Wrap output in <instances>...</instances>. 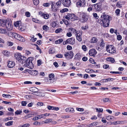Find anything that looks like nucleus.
I'll return each mask as SVG.
<instances>
[{
	"instance_id": "obj_24",
	"label": "nucleus",
	"mask_w": 127,
	"mask_h": 127,
	"mask_svg": "<svg viewBox=\"0 0 127 127\" xmlns=\"http://www.w3.org/2000/svg\"><path fill=\"white\" fill-rule=\"evenodd\" d=\"M75 59L76 60H79L81 59V56L80 54L77 53L75 56Z\"/></svg>"
},
{
	"instance_id": "obj_4",
	"label": "nucleus",
	"mask_w": 127,
	"mask_h": 127,
	"mask_svg": "<svg viewBox=\"0 0 127 127\" xmlns=\"http://www.w3.org/2000/svg\"><path fill=\"white\" fill-rule=\"evenodd\" d=\"M107 51L110 53L113 54L116 52L115 48L112 45H108L106 47Z\"/></svg>"
},
{
	"instance_id": "obj_39",
	"label": "nucleus",
	"mask_w": 127,
	"mask_h": 127,
	"mask_svg": "<svg viewBox=\"0 0 127 127\" xmlns=\"http://www.w3.org/2000/svg\"><path fill=\"white\" fill-rule=\"evenodd\" d=\"M93 17L96 19H97L99 18V16H97V14L96 13H93Z\"/></svg>"
},
{
	"instance_id": "obj_7",
	"label": "nucleus",
	"mask_w": 127,
	"mask_h": 127,
	"mask_svg": "<svg viewBox=\"0 0 127 127\" xmlns=\"http://www.w3.org/2000/svg\"><path fill=\"white\" fill-rule=\"evenodd\" d=\"M5 26L8 30H12L13 27L11 24V22L10 21H9L7 20H6V24Z\"/></svg>"
},
{
	"instance_id": "obj_29",
	"label": "nucleus",
	"mask_w": 127,
	"mask_h": 127,
	"mask_svg": "<svg viewBox=\"0 0 127 127\" xmlns=\"http://www.w3.org/2000/svg\"><path fill=\"white\" fill-rule=\"evenodd\" d=\"M105 43L104 41L102 39L101 42L100 44V47L102 48V49H103L105 45Z\"/></svg>"
},
{
	"instance_id": "obj_27",
	"label": "nucleus",
	"mask_w": 127,
	"mask_h": 127,
	"mask_svg": "<svg viewBox=\"0 0 127 127\" xmlns=\"http://www.w3.org/2000/svg\"><path fill=\"white\" fill-rule=\"evenodd\" d=\"M106 60L108 61H110L112 63H113L115 62V60L113 58L111 57H109L107 58Z\"/></svg>"
},
{
	"instance_id": "obj_15",
	"label": "nucleus",
	"mask_w": 127,
	"mask_h": 127,
	"mask_svg": "<svg viewBox=\"0 0 127 127\" xmlns=\"http://www.w3.org/2000/svg\"><path fill=\"white\" fill-rule=\"evenodd\" d=\"M70 19L72 21L77 20L78 17L73 14H69Z\"/></svg>"
},
{
	"instance_id": "obj_14",
	"label": "nucleus",
	"mask_w": 127,
	"mask_h": 127,
	"mask_svg": "<svg viewBox=\"0 0 127 127\" xmlns=\"http://www.w3.org/2000/svg\"><path fill=\"white\" fill-rule=\"evenodd\" d=\"M55 3L53 2H51L50 4V5L51 6V9L54 11L55 12L57 11V8L58 7H56V5H55L53 7Z\"/></svg>"
},
{
	"instance_id": "obj_38",
	"label": "nucleus",
	"mask_w": 127,
	"mask_h": 127,
	"mask_svg": "<svg viewBox=\"0 0 127 127\" xmlns=\"http://www.w3.org/2000/svg\"><path fill=\"white\" fill-rule=\"evenodd\" d=\"M55 52L53 48H50L49 51V54H52L55 53Z\"/></svg>"
},
{
	"instance_id": "obj_11",
	"label": "nucleus",
	"mask_w": 127,
	"mask_h": 127,
	"mask_svg": "<svg viewBox=\"0 0 127 127\" xmlns=\"http://www.w3.org/2000/svg\"><path fill=\"white\" fill-rule=\"evenodd\" d=\"M94 5V9L95 10L99 11L101 10V5L100 4L97 3Z\"/></svg>"
},
{
	"instance_id": "obj_45",
	"label": "nucleus",
	"mask_w": 127,
	"mask_h": 127,
	"mask_svg": "<svg viewBox=\"0 0 127 127\" xmlns=\"http://www.w3.org/2000/svg\"><path fill=\"white\" fill-rule=\"evenodd\" d=\"M52 121V119H48L45 120L44 123H48L51 122Z\"/></svg>"
},
{
	"instance_id": "obj_34",
	"label": "nucleus",
	"mask_w": 127,
	"mask_h": 127,
	"mask_svg": "<svg viewBox=\"0 0 127 127\" xmlns=\"http://www.w3.org/2000/svg\"><path fill=\"white\" fill-rule=\"evenodd\" d=\"M30 126V125L29 124L27 123L20 125L18 127H29Z\"/></svg>"
},
{
	"instance_id": "obj_19",
	"label": "nucleus",
	"mask_w": 127,
	"mask_h": 127,
	"mask_svg": "<svg viewBox=\"0 0 127 127\" xmlns=\"http://www.w3.org/2000/svg\"><path fill=\"white\" fill-rule=\"evenodd\" d=\"M127 123L126 121H117L114 122V125H116L117 124H122L126 123Z\"/></svg>"
},
{
	"instance_id": "obj_10",
	"label": "nucleus",
	"mask_w": 127,
	"mask_h": 127,
	"mask_svg": "<svg viewBox=\"0 0 127 127\" xmlns=\"http://www.w3.org/2000/svg\"><path fill=\"white\" fill-rule=\"evenodd\" d=\"M82 35V32H78L76 34V37L77 40L80 42L82 41L81 35Z\"/></svg>"
},
{
	"instance_id": "obj_23",
	"label": "nucleus",
	"mask_w": 127,
	"mask_h": 127,
	"mask_svg": "<svg viewBox=\"0 0 127 127\" xmlns=\"http://www.w3.org/2000/svg\"><path fill=\"white\" fill-rule=\"evenodd\" d=\"M30 91L32 92L37 93L38 91V89L36 87H33L30 88Z\"/></svg>"
},
{
	"instance_id": "obj_56",
	"label": "nucleus",
	"mask_w": 127,
	"mask_h": 127,
	"mask_svg": "<svg viewBox=\"0 0 127 127\" xmlns=\"http://www.w3.org/2000/svg\"><path fill=\"white\" fill-rule=\"evenodd\" d=\"M25 15L27 17H30V13L29 12H25Z\"/></svg>"
},
{
	"instance_id": "obj_61",
	"label": "nucleus",
	"mask_w": 127,
	"mask_h": 127,
	"mask_svg": "<svg viewBox=\"0 0 127 127\" xmlns=\"http://www.w3.org/2000/svg\"><path fill=\"white\" fill-rule=\"evenodd\" d=\"M50 5V4L48 3H44L43 4V6L45 7H48Z\"/></svg>"
},
{
	"instance_id": "obj_3",
	"label": "nucleus",
	"mask_w": 127,
	"mask_h": 127,
	"mask_svg": "<svg viewBox=\"0 0 127 127\" xmlns=\"http://www.w3.org/2000/svg\"><path fill=\"white\" fill-rule=\"evenodd\" d=\"M80 21L82 23L87 22L89 18V15L84 12L81 13L80 15Z\"/></svg>"
},
{
	"instance_id": "obj_2",
	"label": "nucleus",
	"mask_w": 127,
	"mask_h": 127,
	"mask_svg": "<svg viewBox=\"0 0 127 127\" xmlns=\"http://www.w3.org/2000/svg\"><path fill=\"white\" fill-rule=\"evenodd\" d=\"M8 36L11 37H14L21 41L24 42L25 41V39L23 37L10 31H9Z\"/></svg>"
},
{
	"instance_id": "obj_36",
	"label": "nucleus",
	"mask_w": 127,
	"mask_h": 127,
	"mask_svg": "<svg viewBox=\"0 0 127 127\" xmlns=\"http://www.w3.org/2000/svg\"><path fill=\"white\" fill-rule=\"evenodd\" d=\"M63 41V39H60L58 40L55 41L56 44H60Z\"/></svg>"
},
{
	"instance_id": "obj_8",
	"label": "nucleus",
	"mask_w": 127,
	"mask_h": 127,
	"mask_svg": "<svg viewBox=\"0 0 127 127\" xmlns=\"http://www.w3.org/2000/svg\"><path fill=\"white\" fill-rule=\"evenodd\" d=\"M25 63V64L24 65V66L28 67L31 69H32L34 67L32 63L30 61H29L28 63H27V62Z\"/></svg>"
},
{
	"instance_id": "obj_58",
	"label": "nucleus",
	"mask_w": 127,
	"mask_h": 127,
	"mask_svg": "<svg viewBox=\"0 0 127 127\" xmlns=\"http://www.w3.org/2000/svg\"><path fill=\"white\" fill-rule=\"evenodd\" d=\"M82 48L84 51H86L87 50V47L85 45H83L82 46Z\"/></svg>"
},
{
	"instance_id": "obj_20",
	"label": "nucleus",
	"mask_w": 127,
	"mask_h": 127,
	"mask_svg": "<svg viewBox=\"0 0 127 127\" xmlns=\"http://www.w3.org/2000/svg\"><path fill=\"white\" fill-rule=\"evenodd\" d=\"M6 24V20L3 19H0V25L1 26L4 27Z\"/></svg>"
},
{
	"instance_id": "obj_26",
	"label": "nucleus",
	"mask_w": 127,
	"mask_h": 127,
	"mask_svg": "<svg viewBox=\"0 0 127 127\" xmlns=\"http://www.w3.org/2000/svg\"><path fill=\"white\" fill-rule=\"evenodd\" d=\"M4 55L7 57H8L10 55L9 52L7 51H4L3 52Z\"/></svg>"
},
{
	"instance_id": "obj_60",
	"label": "nucleus",
	"mask_w": 127,
	"mask_h": 127,
	"mask_svg": "<svg viewBox=\"0 0 127 127\" xmlns=\"http://www.w3.org/2000/svg\"><path fill=\"white\" fill-rule=\"evenodd\" d=\"M47 108L49 110H53L54 109V107L50 106H47Z\"/></svg>"
},
{
	"instance_id": "obj_1",
	"label": "nucleus",
	"mask_w": 127,
	"mask_h": 127,
	"mask_svg": "<svg viewBox=\"0 0 127 127\" xmlns=\"http://www.w3.org/2000/svg\"><path fill=\"white\" fill-rule=\"evenodd\" d=\"M101 18H103L102 26L103 27H107L109 26L110 19L111 17L108 15H105V13H102Z\"/></svg>"
},
{
	"instance_id": "obj_9",
	"label": "nucleus",
	"mask_w": 127,
	"mask_h": 127,
	"mask_svg": "<svg viewBox=\"0 0 127 127\" xmlns=\"http://www.w3.org/2000/svg\"><path fill=\"white\" fill-rule=\"evenodd\" d=\"M85 3V0H79L78 2L77 3V5L78 7L83 6Z\"/></svg>"
},
{
	"instance_id": "obj_46",
	"label": "nucleus",
	"mask_w": 127,
	"mask_h": 127,
	"mask_svg": "<svg viewBox=\"0 0 127 127\" xmlns=\"http://www.w3.org/2000/svg\"><path fill=\"white\" fill-rule=\"evenodd\" d=\"M101 19H99L97 21L98 23L102 24L103 23V18H101Z\"/></svg>"
},
{
	"instance_id": "obj_6",
	"label": "nucleus",
	"mask_w": 127,
	"mask_h": 127,
	"mask_svg": "<svg viewBox=\"0 0 127 127\" xmlns=\"http://www.w3.org/2000/svg\"><path fill=\"white\" fill-rule=\"evenodd\" d=\"M63 5L66 7L69 6L71 3L70 0H59Z\"/></svg>"
},
{
	"instance_id": "obj_53",
	"label": "nucleus",
	"mask_w": 127,
	"mask_h": 127,
	"mask_svg": "<svg viewBox=\"0 0 127 127\" xmlns=\"http://www.w3.org/2000/svg\"><path fill=\"white\" fill-rule=\"evenodd\" d=\"M93 6H91L89 7L87 9V11L90 12V11H92L93 10Z\"/></svg>"
},
{
	"instance_id": "obj_33",
	"label": "nucleus",
	"mask_w": 127,
	"mask_h": 127,
	"mask_svg": "<svg viewBox=\"0 0 127 127\" xmlns=\"http://www.w3.org/2000/svg\"><path fill=\"white\" fill-rule=\"evenodd\" d=\"M92 71H93V72H94L95 71L94 70H92L91 69H86L85 70V71L87 73H91L92 72Z\"/></svg>"
},
{
	"instance_id": "obj_22",
	"label": "nucleus",
	"mask_w": 127,
	"mask_h": 127,
	"mask_svg": "<svg viewBox=\"0 0 127 127\" xmlns=\"http://www.w3.org/2000/svg\"><path fill=\"white\" fill-rule=\"evenodd\" d=\"M9 31L8 32L6 31V30L4 29L0 28V33L3 34H7V35H8V33H9Z\"/></svg>"
},
{
	"instance_id": "obj_59",
	"label": "nucleus",
	"mask_w": 127,
	"mask_h": 127,
	"mask_svg": "<svg viewBox=\"0 0 127 127\" xmlns=\"http://www.w3.org/2000/svg\"><path fill=\"white\" fill-rule=\"evenodd\" d=\"M22 113V111H21L17 110L15 112V114L17 115L20 114L21 113Z\"/></svg>"
},
{
	"instance_id": "obj_57",
	"label": "nucleus",
	"mask_w": 127,
	"mask_h": 127,
	"mask_svg": "<svg viewBox=\"0 0 127 127\" xmlns=\"http://www.w3.org/2000/svg\"><path fill=\"white\" fill-rule=\"evenodd\" d=\"M37 104L38 106H43V103L41 102H38L37 103Z\"/></svg>"
},
{
	"instance_id": "obj_55",
	"label": "nucleus",
	"mask_w": 127,
	"mask_h": 127,
	"mask_svg": "<svg viewBox=\"0 0 127 127\" xmlns=\"http://www.w3.org/2000/svg\"><path fill=\"white\" fill-rule=\"evenodd\" d=\"M54 75L53 73H51L49 75V78H54Z\"/></svg>"
},
{
	"instance_id": "obj_28",
	"label": "nucleus",
	"mask_w": 127,
	"mask_h": 127,
	"mask_svg": "<svg viewBox=\"0 0 127 127\" xmlns=\"http://www.w3.org/2000/svg\"><path fill=\"white\" fill-rule=\"evenodd\" d=\"M50 115L49 113H45L44 114H41L42 118L45 119L46 117L49 116Z\"/></svg>"
},
{
	"instance_id": "obj_25",
	"label": "nucleus",
	"mask_w": 127,
	"mask_h": 127,
	"mask_svg": "<svg viewBox=\"0 0 127 127\" xmlns=\"http://www.w3.org/2000/svg\"><path fill=\"white\" fill-rule=\"evenodd\" d=\"M31 74L35 76L37 75L38 74V72L36 70H31Z\"/></svg>"
},
{
	"instance_id": "obj_18",
	"label": "nucleus",
	"mask_w": 127,
	"mask_h": 127,
	"mask_svg": "<svg viewBox=\"0 0 127 127\" xmlns=\"http://www.w3.org/2000/svg\"><path fill=\"white\" fill-rule=\"evenodd\" d=\"M7 64L9 68L13 67L15 65V64L14 62L12 61H8Z\"/></svg>"
},
{
	"instance_id": "obj_41",
	"label": "nucleus",
	"mask_w": 127,
	"mask_h": 127,
	"mask_svg": "<svg viewBox=\"0 0 127 127\" xmlns=\"http://www.w3.org/2000/svg\"><path fill=\"white\" fill-rule=\"evenodd\" d=\"M33 2V3L34 5H37L39 3L38 0H32Z\"/></svg>"
},
{
	"instance_id": "obj_50",
	"label": "nucleus",
	"mask_w": 127,
	"mask_h": 127,
	"mask_svg": "<svg viewBox=\"0 0 127 127\" xmlns=\"http://www.w3.org/2000/svg\"><path fill=\"white\" fill-rule=\"evenodd\" d=\"M97 112H102L103 109L102 108H95Z\"/></svg>"
},
{
	"instance_id": "obj_31",
	"label": "nucleus",
	"mask_w": 127,
	"mask_h": 127,
	"mask_svg": "<svg viewBox=\"0 0 127 127\" xmlns=\"http://www.w3.org/2000/svg\"><path fill=\"white\" fill-rule=\"evenodd\" d=\"M13 122L12 121H11L8 122L5 124V125L7 126H10L12 125Z\"/></svg>"
},
{
	"instance_id": "obj_63",
	"label": "nucleus",
	"mask_w": 127,
	"mask_h": 127,
	"mask_svg": "<svg viewBox=\"0 0 127 127\" xmlns=\"http://www.w3.org/2000/svg\"><path fill=\"white\" fill-rule=\"evenodd\" d=\"M109 65L107 64H105L103 65V68L106 69L109 67Z\"/></svg>"
},
{
	"instance_id": "obj_13",
	"label": "nucleus",
	"mask_w": 127,
	"mask_h": 127,
	"mask_svg": "<svg viewBox=\"0 0 127 127\" xmlns=\"http://www.w3.org/2000/svg\"><path fill=\"white\" fill-rule=\"evenodd\" d=\"M19 61H18L22 64H23L24 63H25L28 61V60H27L26 58L24 56L22 55Z\"/></svg>"
},
{
	"instance_id": "obj_35",
	"label": "nucleus",
	"mask_w": 127,
	"mask_h": 127,
	"mask_svg": "<svg viewBox=\"0 0 127 127\" xmlns=\"http://www.w3.org/2000/svg\"><path fill=\"white\" fill-rule=\"evenodd\" d=\"M114 117L111 116H108L106 117V119L108 120H111L113 119Z\"/></svg>"
},
{
	"instance_id": "obj_47",
	"label": "nucleus",
	"mask_w": 127,
	"mask_h": 127,
	"mask_svg": "<svg viewBox=\"0 0 127 127\" xmlns=\"http://www.w3.org/2000/svg\"><path fill=\"white\" fill-rule=\"evenodd\" d=\"M25 98L28 99H30L32 98V97L31 95H27L25 96Z\"/></svg>"
},
{
	"instance_id": "obj_51",
	"label": "nucleus",
	"mask_w": 127,
	"mask_h": 127,
	"mask_svg": "<svg viewBox=\"0 0 127 127\" xmlns=\"http://www.w3.org/2000/svg\"><path fill=\"white\" fill-rule=\"evenodd\" d=\"M27 103V101H22L21 102L22 105L23 106H26Z\"/></svg>"
},
{
	"instance_id": "obj_44",
	"label": "nucleus",
	"mask_w": 127,
	"mask_h": 127,
	"mask_svg": "<svg viewBox=\"0 0 127 127\" xmlns=\"http://www.w3.org/2000/svg\"><path fill=\"white\" fill-rule=\"evenodd\" d=\"M49 27L46 25H44L43 27V30L45 31L48 30L49 29Z\"/></svg>"
},
{
	"instance_id": "obj_17",
	"label": "nucleus",
	"mask_w": 127,
	"mask_h": 127,
	"mask_svg": "<svg viewBox=\"0 0 127 127\" xmlns=\"http://www.w3.org/2000/svg\"><path fill=\"white\" fill-rule=\"evenodd\" d=\"M21 54L19 53H16L14 54V57L18 61H19L20 58L22 56Z\"/></svg>"
},
{
	"instance_id": "obj_52",
	"label": "nucleus",
	"mask_w": 127,
	"mask_h": 127,
	"mask_svg": "<svg viewBox=\"0 0 127 127\" xmlns=\"http://www.w3.org/2000/svg\"><path fill=\"white\" fill-rule=\"evenodd\" d=\"M51 25L52 27H55L56 26L57 23L55 22L54 21L52 23Z\"/></svg>"
},
{
	"instance_id": "obj_42",
	"label": "nucleus",
	"mask_w": 127,
	"mask_h": 127,
	"mask_svg": "<svg viewBox=\"0 0 127 127\" xmlns=\"http://www.w3.org/2000/svg\"><path fill=\"white\" fill-rule=\"evenodd\" d=\"M62 29L61 28H59L56 30L55 31V32L56 33H58L62 32Z\"/></svg>"
},
{
	"instance_id": "obj_16",
	"label": "nucleus",
	"mask_w": 127,
	"mask_h": 127,
	"mask_svg": "<svg viewBox=\"0 0 127 127\" xmlns=\"http://www.w3.org/2000/svg\"><path fill=\"white\" fill-rule=\"evenodd\" d=\"M67 42L68 43H70L71 44H74L75 43V40L74 38H71L67 39Z\"/></svg>"
},
{
	"instance_id": "obj_62",
	"label": "nucleus",
	"mask_w": 127,
	"mask_h": 127,
	"mask_svg": "<svg viewBox=\"0 0 127 127\" xmlns=\"http://www.w3.org/2000/svg\"><path fill=\"white\" fill-rule=\"evenodd\" d=\"M76 110L80 111H84V109L82 108H76Z\"/></svg>"
},
{
	"instance_id": "obj_37",
	"label": "nucleus",
	"mask_w": 127,
	"mask_h": 127,
	"mask_svg": "<svg viewBox=\"0 0 127 127\" xmlns=\"http://www.w3.org/2000/svg\"><path fill=\"white\" fill-rule=\"evenodd\" d=\"M43 18L45 19H48L49 17V15L48 14H44L43 16Z\"/></svg>"
},
{
	"instance_id": "obj_30",
	"label": "nucleus",
	"mask_w": 127,
	"mask_h": 127,
	"mask_svg": "<svg viewBox=\"0 0 127 127\" xmlns=\"http://www.w3.org/2000/svg\"><path fill=\"white\" fill-rule=\"evenodd\" d=\"M97 41V38L95 37H93L91 40L92 43H95Z\"/></svg>"
},
{
	"instance_id": "obj_43",
	"label": "nucleus",
	"mask_w": 127,
	"mask_h": 127,
	"mask_svg": "<svg viewBox=\"0 0 127 127\" xmlns=\"http://www.w3.org/2000/svg\"><path fill=\"white\" fill-rule=\"evenodd\" d=\"M56 58H62L63 57V55L61 54H58L55 55Z\"/></svg>"
},
{
	"instance_id": "obj_49",
	"label": "nucleus",
	"mask_w": 127,
	"mask_h": 127,
	"mask_svg": "<svg viewBox=\"0 0 127 127\" xmlns=\"http://www.w3.org/2000/svg\"><path fill=\"white\" fill-rule=\"evenodd\" d=\"M32 21L36 23H38L39 22V21L37 19L35 18H32Z\"/></svg>"
},
{
	"instance_id": "obj_5",
	"label": "nucleus",
	"mask_w": 127,
	"mask_h": 127,
	"mask_svg": "<svg viewBox=\"0 0 127 127\" xmlns=\"http://www.w3.org/2000/svg\"><path fill=\"white\" fill-rule=\"evenodd\" d=\"M73 53L72 51L67 52H66L64 55V56L66 59L69 60L72 58L73 56Z\"/></svg>"
},
{
	"instance_id": "obj_21",
	"label": "nucleus",
	"mask_w": 127,
	"mask_h": 127,
	"mask_svg": "<svg viewBox=\"0 0 127 127\" xmlns=\"http://www.w3.org/2000/svg\"><path fill=\"white\" fill-rule=\"evenodd\" d=\"M65 111L66 112H70L71 113H73L74 111L73 108H66L65 109Z\"/></svg>"
},
{
	"instance_id": "obj_32",
	"label": "nucleus",
	"mask_w": 127,
	"mask_h": 127,
	"mask_svg": "<svg viewBox=\"0 0 127 127\" xmlns=\"http://www.w3.org/2000/svg\"><path fill=\"white\" fill-rule=\"evenodd\" d=\"M21 22L20 21H17L16 22H15L14 23V26L16 27H18L19 26V25L20 23Z\"/></svg>"
},
{
	"instance_id": "obj_40",
	"label": "nucleus",
	"mask_w": 127,
	"mask_h": 127,
	"mask_svg": "<svg viewBox=\"0 0 127 127\" xmlns=\"http://www.w3.org/2000/svg\"><path fill=\"white\" fill-rule=\"evenodd\" d=\"M120 12V10L119 9H117L115 11V13H116V15L117 16H119Z\"/></svg>"
},
{
	"instance_id": "obj_48",
	"label": "nucleus",
	"mask_w": 127,
	"mask_h": 127,
	"mask_svg": "<svg viewBox=\"0 0 127 127\" xmlns=\"http://www.w3.org/2000/svg\"><path fill=\"white\" fill-rule=\"evenodd\" d=\"M68 11V9L67 8H65L62 9L60 11V12L63 13L65 12H67Z\"/></svg>"
},
{
	"instance_id": "obj_54",
	"label": "nucleus",
	"mask_w": 127,
	"mask_h": 127,
	"mask_svg": "<svg viewBox=\"0 0 127 127\" xmlns=\"http://www.w3.org/2000/svg\"><path fill=\"white\" fill-rule=\"evenodd\" d=\"M19 29L21 31H24L25 30V28L24 27H21V26H19Z\"/></svg>"
},
{
	"instance_id": "obj_12",
	"label": "nucleus",
	"mask_w": 127,
	"mask_h": 127,
	"mask_svg": "<svg viewBox=\"0 0 127 127\" xmlns=\"http://www.w3.org/2000/svg\"><path fill=\"white\" fill-rule=\"evenodd\" d=\"M97 52L95 49H91L89 51V54L90 56H93L95 57L97 54Z\"/></svg>"
},
{
	"instance_id": "obj_64",
	"label": "nucleus",
	"mask_w": 127,
	"mask_h": 127,
	"mask_svg": "<svg viewBox=\"0 0 127 127\" xmlns=\"http://www.w3.org/2000/svg\"><path fill=\"white\" fill-rule=\"evenodd\" d=\"M53 64L56 67H57L59 66L58 63L56 62H55L53 63Z\"/></svg>"
}]
</instances>
